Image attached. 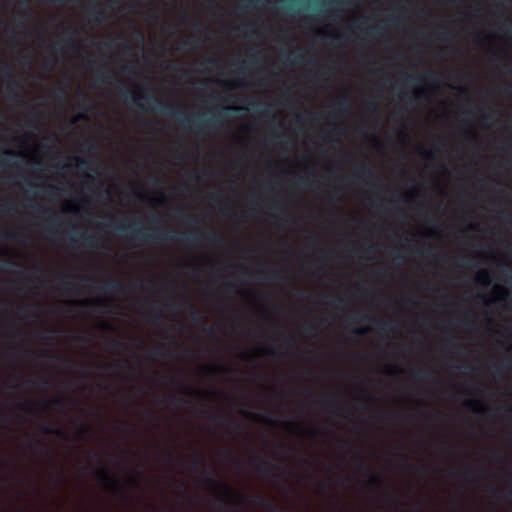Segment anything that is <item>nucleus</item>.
<instances>
[{
  "mask_svg": "<svg viewBox=\"0 0 512 512\" xmlns=\"http://www.w3.org/2000/svg\"><path fill=\"white\" fill-rule=\"evenodd\" d=\"M116 232L118 235L128 238L133 242L159 243L178 240L184 244L194 245L198 240H203L215 247H221L224 245L223 237L210 229H205L197 234L180 236L175 231L165 227H157L144 231L143 229L132 227L121 222L117 224Z\"/></svg>",
  "mask_w": 512,
  "mask_h": 512,
  "instance_id": "f257e3e1",
  "label": "nucleus"
},
{
  "mask_svg": "<svg viewBox=\"0 0 512 512\" xmlns=\"http://www.w3.org/2000/svg\"><path fill=\"white\" fill-rule=\"evenodd\" d=\"M122 95L125 101H128V98H130L132 103L144 111H147V109L140 103V100L143 99L152 103L154 112L175 117L176 120L180 123L181 127L186 130H190L192 126H194L197 132H202L206 128L210 131H213L221 127L223 124V112L213 114L210 118L201 120L198 116L188 117L180 112L179 109L182 108L183 105L179 102L159 100L154 98L149 93L138 95L129 91H125Z\"/></svg>",
  "mask_w": 512,
  "mask_h": 512,
  "instance_id": "f03ea898",
  "label": "nucleus"
},
{
  "mask_svg": "<svg viewBox=\"0 0 512 512\" xmlns=\"http://www.w3.org/2000/svg\"><path fill=\"white\" fill-rule=\"evenodd\" d=\"M0 73L6 79L5 81V96L9 101L17 104L23 103V97L19 92L20 85L15 79L12 69L4 62H0Z\"/></svg>",
  "mask_w": 512,
  "mask_h": 512,
  "instance_id": "7ed1b4c3",
  "label": "nucleus"
},
{
  "mask_svg": "<svg viewBox=\"0 0 512 512\" xmlns=\"http://www.w3.org/2000/svg\"><path fill=\"white\" fill-rule=\"evenodd\" d=\"M257 473L264 477L280 478L274 473V470H281L284 473H290V470L279 463L270 461L268 458H262L261 462L256 465Z\"/></svg>",
  "mask_w": 512,
  "mask_h": 512,
  "instance_id": "20e7f679",
  "label": "nucleus"
},
{
  "mask_svg": "<svg viewBox=\"0 0 512 512\" xmlns=\"http://www.w3.org/2000/svg\"><path fill=\"white\" fill-rule=\"evenodd\" d=\"M21 409L27 411H33L35 409H47V408H64L65 403L62 399L44 400L39 403H35L31 400H26L20 405Z\"/></svg>",
  "mask_w": 512,
  "mask_h": 512,
  "instance_id": "39448f33",
  "label": "nucleus"
},
{
  "mask_svg": "<svg viewBox=\"0 0 512 512\" xmlns=\"http://www.w3.org/2000/svg\"><path fill=\"white\" fill-rule=\"evenodd\" d=\"M195 415L199 417H207L211 419L213 422L217 424H230L233 429H239L238 424L225 416L222 415H212L208 409H204L198 406H193Z\"/></svg>",
  "mask_w": 512,
  "mask_h": 512,
  "instance_id": "423d86ee",
  "label": "nucleus"
},
{
  "mask_svg": "<svg viewBox=\"0 0 512 512\" xmlns=\"http://www.w3.org/2000/svg\"><path fill=\"white\" fill-rule=\"evenodd\" d=\"M97 473L101 476V481L105 484L117 486L121 482V480L106 467L97 469Z\"/></svg>",
  "mask_w": 512,
  "mask_h": 512,
  "instance_id": "0eeeda50",
  "label": "nucleus"
},
{
  "mask_svg": "<svg viewBox=\"0 0 512 512\" xmlns=\"http://www.w3.org/2000/svg\"><path fill=\"white\" fill-rule=\"evenodd\" d=\"M45 211L47 212V215L45 217L46 224L44 225V227L49 233L54 234L56 228L60 226L59 218L55 213L52 212L51 209L47 208L45 209Z\"/></svg>",
  "mask_w": 512,
  "mask_h": 512,
  "instance_id": "6e6552de",
  "label": "nucleus"
},
{
  "mask_svg": "<svg viewBox=\"0 0 512 512\" xmlns=\"http://www.w3.org/2000/svg\"><path fill=\"white\" fill-rule=\"evenodd\" d=\"M87 12L90 16V21L93 23H101L105 19V12L99 3L89 7Z\"/></svg>",
  "mask_w": 512,
  "mask_h": 512,
  "instance_id": "1a4fd4ad",
  "label": "nucleus"
},
{
  "mask_svg": "<svg viewBox=\"0 0 512 512\" xmlns=\"http://www.w3.org/2000/svg\"><path fill=\"white\" fill-rule=\"evenodd\" d=\"M82 245L89 248H99L101 247L102 241L98 235L84 232L81 236Z\"/></svg>",
  "mask_w": 512,
  "mask_h": 512,
  "instance_id": "9d476101",
  "label": "nucleus"
},
{
  "mask_svg": "<svg viewBox=\"0 0 512 512\" xmlns=\"http://www.w3.org/2000/svg\"><path fill=\"white\" fill-rule=\"evenodd\" d=\"M98 290L101 292H105V293H109V292L124 293V285L117 280L108 279L103 286L98 287Z\"/></svg>",
  "mask_w": 512,
  "mask_h": 512,
  "instance_id": "9b49d317",
  "label": "nucleus"
},
{
  "mask_svg": "<svg viewBox=\"0 0 512 512\" xmlns=\"http://www.w3.org/2000/svg\"><path fill=\"white\" fill-rule=\"evenodd\" d=\"M414 378L427 383H435L437 380L435 373L430 370H419L414 374Z\"/></svg>",
  "mask_w": 512,
  "mask_h": 512,
  "instance_id": "f8f14e48",
  "label": "nucleus"
},
{
  "mask_svg": "<svg viewBox=\"0 0 512 512\" xmlns=\"http://www.w3.org/2000/svg\"><path fill=\"white\" fill-rule=\"evenodd\" d=\"M41 430L44 434H47V435L54 434L59 438H62V439L66 438V433L62 429L57 428L49 423H42Z\"/></svg>",
  "mask_w": 512,
  "mask_h": 512,
  "instance_id": "ddd939ff",
  "label": "nucleus"
},
{
  "mask_svg": "<svg viewBox=\"0 0 512 512\" xmlns=\"http://www.w3.org/2000/svg\"><path fill=\"white\" fill-rule=\"evenodd\" d=\"M251 109L255 112H260L263 115L276 117L275 113H271V110L267 107L266 103L250 101Z\"/></svg>",
  "mask_w": 512,
  "mask_h": 512,
  "instance_id": "4468645a",
  "label": "nucleus"
},
{
  "mask_svg": "<svg viewBox=\"0 0 512 512\" xmlns=\"http://www.w3.org/2000/svg\"><path fill=\"white\" fill-rule=\"evenodd\" d=\"M336 111L342 115H348L351 112L350 99L348 97L343 98L336 105Z\"/></svg>",
  "mask_w": 512,
  "mask_h": 512,
  "instance_id": "2eb2a0df",
  "label": "nucleus"
},
{
  "mask_svg": "<svg viewBox=\"0 0 512 512\" xmlns=\"http://www.w3.org/2000/svg\"><path fill=\"white\" fill-rule=\"evenodd\" d=\"M148 321L150 323H156V324L162 323L164 321V314L158 306L153 305V312L148 317Z\"/></svg>",
  "mask_w": 512,
  "mask_h": 512,
  "instance_id": "dca6fc26",
  "label": "nucleus"
},
{
  "mask_svg": "<svg viewBox=\"0 0 512 512\" xmlns=\"http://www.w3.org/2000/svg\"><path fill=\"white\" fill-rule=\"evenodd\" d=\"M476 281L483 285H489L491 283L490 272L487 269H481L478 271Z\"/></svg>",
  "mask_w": 512,
  "mask_h": 512,
  "instance_id": "f3484780",
  "label": "nucleus"
},
{
  "mask_svg": "<svg viewBox=\"0 0 512 512\" xmlns=\"http://www.w3.org/2000/svg\"><path fill=\"white\" fill-rule=\"evenodd\" d=\"M361 173H365L367 174L370 178H376V175L375 173L372 171V169L366 165V164H361L358 169L355 171L353 177L354 178H360V174Z\"/></svg>",
  "mask_w": 512,
  "mask_h": 512,
  "instance_id": "a211bd4d",
  "label": "nucleus"
},
{
  "mask_svg": "<svg viewBox=\"0 0 512 512\" xmlns=\"http://www.w3.org/2000/svg\"><path fill=\"white\" fill-rule=\"evenodd\" d=\"M57 283H58V286L59 288L65 292V293H68L70 292L72 289L76 288V284L73 283V282H70V281H66L64 280L63 277H59L57 279Z\"/></svg>",
  "mask_w": 512,
  "mask_h": 512,
  "instance_id": "6ab92c4d",
  "label": "nucleus"
},
{
  "mask_svg": "<svg viewBox=\"0 0 512 512\" xmlns=\"http://www.w3.org/2000/svg\"><path fill=\"white\" fill-rule=\"evenodd\" d=\"M186 305L190 308V315L195 323L199 322L200 320H204V317L202 316L201 312L196 308L194 304L187 301Z\"/></svg>",
  "mask_w": 512,
  "mask_h": 512,
  "instance_id": "aec40b11",
  "label": "nucleus"
},
{
  "mask_svg": "<svg viewBox=\"0 0 512 512\" xmlns=\"http://www.w3.org/2000/svg\"><path fill=\"white\" fill-rule=\"evenodd\" d=\"M77 163L81 170H91L94 168V162L87 158H77Z\"/></svg>",
  "mask_w": 512,
  "mask_h": 512,
  "instance_id": "412c9836",
  "label": "nucleus"
},
{
  "mask_svg": "<svg viewBox=\"0 0 512 512\" xmlns=\"http://www.w3.org/2000/svg\"><path fill=\"white\" fill-rule=\"evenodd\" d=\"M322 404L326 408H330L339 403L338 399L329 395H323L321 398Z\"/></svg>",
  "mask_w": 512,
  "mask_h": 512,
  "instance_id": "4be33fe9",
  "label": "nucleus"
},
{
  "mask_svg": "<svg viewBox=\"0 0 512 512\" xmlns=\"http://www.w3.org/2000/svg\"><path fill=\"white\" fill-rule=\"evenodd\" d=\"M261 352H263L265 354L277 356V357H280L283 355L280 346H278L276 344H273L269 349H261Z\"/></svg>",
  "mask_w": 512,
  "mask_h": 512,
  "instance_id": "5701e85b",
  "label": "nucleus"
},
{
  "mask_svg": "<svg viewBox=\"0 0 512 512\" xmlns=\"http://www.w3.org/2000/svg\"><path fill=\"white\" fill-rule=\"evenodd\" d=\"M70 35L69 37L62 38L61 40L66 43L68 47L75 48L74 44V38L78 35V30L76 29H70Z\"/></svg>",
  "mask_w": 512,
  "mask_h": 512,
  "instance_id": "b1692460",
  "label": "nucleus"
},
{
  "mask_svg": "<svg viewBox=\"0 0 512 512\" xmlns=\"http://www.w3.org/2000/svg\"><path fill=\"white\" fill-rule=\"evenodd\" d=\"M465 472L467 474L466 480L468 482H474L478 477V472L471 465H466Z\"/></svg>",
  "mask_w": 512,
  "mask_h": 512,
  "instance_id": "393cba45",
  "label": "nucleus"
},
{
  "mask_svg": "<svg viewBox=\"0 0 512 512\" xmlns=\"http://www.w3.org/2000/svg\"><path fill=\"white\" fill-rule=\"evenodd\" d=\"M370 320H372L375 323V325L382 330H387V331L394 330V326L390 323L378 320L376 318H370Z\"/></svg>",
  "mask_w": 512,
  "mask_h": 512,
  "instance_id": "a878e982",
  "label": "nucleus"
},
{
  "mask_svg": "<svg viewBox=\"0 0 512 512\" xmlns=\"http://www.w3.org/2000/svg\"><path fill=\"white\" fill-rule=\"evenodd\" d=\"M262 271L264 272H272V276L269 278L271 282H280L283 280L281 274L278 271L273 270L270 267H262Z\"/></svg>",
  "mask_w": 512,
  "mask_h": 512,
  "instance_id": "bb28decb",
  "label": "nucleus"
},
{
  "mask_svg": "<svg viewBox=\"0 0 512 512\" xmlns=\"http://www.w3.org/2000/svg\"><path fill=\"white\" fill-rule=\"evenodd\" d=\"M167 399H172L176 407H182L183 405L189 404L192 406L190 402L182 397H177L175 395H167L165 396Z\"/></svg>",
  "mask_w": 512,
  "mask_h": 512,
  "instance_id": "cd10ccee",
  "label": "nucleus"
},
{
  "mask_svg": "<svg viewBox=\"0 0 512 512\" xmlns=\"http://www.w3.org/2000/svg\"><path fill=\"white\" fill-rule=\"evenodd\" d=\"M149 356L154 358L163 359L167 356L166 352L164 351L163 347L161 348H155L151 349L149 351Z\"/></svg>",
  "mask_w": 512,
  "mask_h": 512,
  "instance_id": "c85d7f7f",
  "label": "nucleus"
},
{
  "mask_svg": "<svg viewBox=\"0 0 512 512\" xmlns=\"http://www.w3.org/2000/svg\"><path fill=\"white\" fill-rule=\"evenodd\" d=\"M79 304L85 305V306L86 305H94L97 308H102V307L106 306V303L101 299L84 300V301L79 302Z\"/></svg>",
  "mask_w": 512,
  "mask_h": 512,
  "instance_id": "c756f323",
  "label": "nucleus"
},
{
  "mask_svg": "<svg viewBox=\"0 0 512 512\" xmlns=\"http://www.w3.org/2000/svg\"><path fill=\"white\" fill-rule=\"evenodd\" d=\"M2 239L18 240L19 239V235L17 233H14V232H11V231H8V230H1L0 229V240H2Z\"/></svg>",
  "mask_w": 512,
  "mask_h": 512,
  "instance_id": "7c9ffc66",
  "label": "nucleus"
},
{
  "mask_svg": "<svg viewBox=\"0 0 512 512\" xmlns=\"http://www.w3.org/2000/svg\"><path fill=\"white\" fill-rule=\"evenodd\" d=\"M29 439L31 440L32 445H33L34 447L39 448V450L41 451V453H43V454H45V455H48V454H49L48 448H47L46 446H44V445H40V444H39V442H38V440H36L34 436L29 435Z\"/></svg>",
  "mask_w": 512,
  "mask_h": 512,
  "instance_id": "2f4dec72",
  "label": "nucleus"
},
{
  "mask_svg": "<svg viewBox=\"0 0 512 512\" xmlns=\"http://www.w3.org/2000/svg\"><path fill=\"white\" fill-rule=\"evenodd\" d=\"M358 471L361 474H370L371 468L364 461L359 460L357 465Z\"/></svg>",
  "mask_w": 512,
  "mask_h": 512,
  "instance_id": "473e14b6",
  "label": "nucleus"
},
{
  "mask_svg": "<svg viewBox=\"0 0 512 512\" xmlns=\"http://www.w3.org/2000/svg\"><path fill=\"white\" fill-rule=\"evenodd\" d=\"M138 69V66L136 63H131L128 65H125L121 68V71L125 74L131 75Z\"/></svg>",
  "mask_w": 512,
  "mask_h": 512,
  "instance_id": "72a5a7b5",
  "label": "nucleus"
},
{
  "mask_svg": "<svg viewBox=\"0 0 512 512\" xmlns=\"http://www.w3.org/2000/svg\"><path fill=\"white\" fill-rule=\"evenodd\" d=\"M368 484L371 488H380L382 485V480L379 477L370 476Z\"/></svg>",
  "mask_w": 512,
  "mask_h": 512,
  "instance_id": "f704fd0d",
  "label": "nucleus"
},
{
  "mask_svg": "<svg viewBox=\"0 0 512 512\" xmlns=\"http://www.w3.org/2000/svg\"><path fill=\"white\" fill-rule=\"evenodd\" d=\"M96 77L97 79L99 80V82H106V83H111L112 82V79L114 77V73H112L110 71L109 75L105 76V77H102L101 76V73H100V70L97 71L96 73Z\"/></svg>",
  "mask_w": 512,
  "mask_h": 512,
  "instance_id": "c9c22d12",
  "label": "nucleus"
},
{
  "mask_svg": "<svg viewBox=\"0 0 512 512\" xmlns=\"http://www.w3.org/2000/svg\"><path fill=\"white\" fill-rule=\"evenodd\" d=\"M424 75H425V77L429 78L433 82H439V80H440L439 74L434 70H428L427 72H425Z\"/></svg>",
  "mask_w": 512,
  "mask_h": 512,
  "instance_id": "e433bc0d",
  "label": "nucleus"
},
{
  "mask_svg": "<svg viewBox=\"0 0 512 512\" xmlns=\"http://www.w3.org/2000/svg\"><path fill=\"white\" fill-rule=\"evenodd\" d=\"M29 310H30V306H28V305H23V306H21V307L18 309L17 313H18V315H19L20 317H22V318H28V317L30 316V315H29V313H28V312H29Z\"/></svg>",
  "mask_w": 512,
  "mask_h": 512,
  "instance_id": "4c0bfd02",
  "label": "nucleus"
},
{
  "mask_svg": "<svg viewBox=\"0 0 512 512\" xmlns=\"http://www.w3.org/2000/svg\"><path fill=\"white\" fill-rule=\"evenodd\" d=\"M111 346L117 350H124L126 349V345L124 342L114 339L110 342Z\"/></svg>",
  "mask_w": 512,
  "mask_h": 512,
  "instance_id": "58836bf2",
  "label": "nucleus"
},
{
  "mask_svg": "<svg viewBox=\"0 0 512 512\" xmlns=\"http://www.w3.org/2000/svg\"><path fill=\"white\" fill-rule=\"evenodd\" d=\"M425 96H426V89L424 87H420V88H418L416 95L409 98V102L412 103L416 97L423 98Z\"/></svg>",
  "mask_w": 512,
  "mask_h": 512,
  "instance_id": "ea45409f",
  "label": "nucleus"
},
{
  "mask_svg": "<svg viewBox=\"0 0 512 512\" xmlns=\"http://www.w3.org/2000/svg\"><path fill=\"white\" fill-rule=\"evenodd\" d=\"M450 347L459 352H467V349L460 342H452L450 343Z\"/></svg>",
  "mask_w": 512,
  "mask_h": 512,
  "instance_id": "a19ab883",
  "label": "nucleus"
},
{
  "mask_svg": "<svg viewBox=\"0 0 512 512\" xmlns=\"http://www.w3.org/2000/svg\"><path fill=\"white\" fill-rule=\"evenodd\" d=\"M200 462H204V458H203V456H202L200 453H198V454H197V461H195V462H193V463H192L191 468H192L194 471H199Z\"/></svg>",
  "mask_w": 512,
  "mask_h": 512,
  "instance_id": "79ce46f5",
  "label": "nucleus"
},
{
  "mask_svg": "<svg viewBox=\"0 0 512 512\" xmlns=\"http://www.w3.org/2000/svg\"><path fill=\"white\" fill-rule=\"evenodd\" d=\"M127 484H129V486H131L133 488H139L140 487L139 481L135 477H133V476L130 477V479L127 482Z\"/></svg>",
  "mask_w": 512,
  "mask_h": 512,
  "instance_id": "37998d69",
  "label": "nucleus"
},
{
  "mask_svg": "<svg viewBox=\"0 0 512 512\" xmlns=\"http://www.w3.org/2000/svg\"><path fill=\"white\" fill-rule=\"evenodd\" d=\"M290 60L292 63H302L303 55H302V53H298V54L294 55Z\"/></svg>",
  "mask_w": 512,
  "mask_h": 512,
  "instance_id": "c03bdc74",
  "label": "nucleus"
},
{
  "mask_svg": "<svg viewBox=\"0 0 512 512\" xmlns=\"http://www.w3.org/2000/svg\"><path fill=\"white\" fill-rule=\"evenodd\" d=\"M438 35L440 36L441 39H447V38H450L452 34L450 31L441 30L438 32Z\"/></svg>",
  "mask_w": 512,
  "mask_h": 512,
  "instance_id": "a18cd8bd",
  "label": "nucleus"
},
{
  "mask_svg": "<svg viewBox=\"0 0 512 512\" xmlns=\"http://www.w3.org/2000/svg\"><path fill=\"white\" fill-rule=\"evenodd\" d=\"M228 85L230 86V88L236 89L241 88L243 86V83L239 80H234L231 81Z\"/></svg>",
  "mask_w": 512,
  "mask_h": 512,
  "instance_id": "49530a36",
  "label": "nucleus"
},
{
  "mask_svg": "<svg viewBox=\"0 0 512 512\" xmlns=\"http://www.w3.org/2000/svg\"><path fill=\"white\" fill-rule=\"evenodd\" d=\"M243 2L247 8H255L259 4V2L253 0H243Z\"/></svg>",
  "mask_w": 512,
  "mask_h": 512,
  "instance_id": "de8ad7c7",
  "label": "nucleus"
},
{
  "mask_svg": "<svg viewBox=\"0 0 512 512\" xmlns=\"http://www.w3.org/2000/svg\"><path fill=\"white\" fill-rule=\"evenodd\" d=\"M407 82L409 85L414 86L418 82V78L412 75H408Z\"/></svg>",
  "mask_w": 512,
  "mask_h": 512,
  "instance_id": "09e8293b",
  "label": "nucleus"
},
{
  "mask_svg": "<svg viewBox=\"0 0 512 512\" xmlns=\"http://www.w3.org/2000/svg\"><path fill=\"white\" fill-rule=\"evenodd\" d=\"M222 198V195L220 193H212L210 195V199L212 202H218Z\"/></svg>",
  "mask_w": 512,
  "mask_h": 512,
  "instance_id": "8fccbe9b",
  "label": "nucleus"
},
{
  "mask_svg": "<svg viewBox=\"0 0 512 512\" xmlns=\"http://www.w3.org/2000/svg\"><path fill=\"white\" fill-rule=\"evenodd\" d=\"M303 332L307 335H313L314 334V329L309 326V325H306L303 327Z\"/></svg>",
  "mask_w": 512,
  "mask_h": 512,
  "instance_id": "3c124183",
  "label": "nucleus"
},
{
  "mask_svg": "<svg viewBox=\"0 0 512 512\" xmlns=\"http://www.w3.org/2000/svg\"><path fill=\"white\" fill-rule=\"evenodd\" d=\"M14 209H15V205H10L8 207L1 208V211L4 212V213L10 214V213H12L14 211Z\"/></svg>",
  "mask_w": 512,
  "mask_h": 512,
  "instance_id": "603ef678",
  "label": "nucleus"
},
{
  "mask_svg": "<svg viewBox=\"0 0 512 512\" xmlns=\"http://www.w3.org/2000/svg\"><path fill=\"white\" fill-rule=\"evenodd\" d=\"M370 331H371V329L369 327H366V328L356 329L355 333L358 335H362V334L368 333Z\"/></svg>",
  "mask_w": 512,
  "mask_h": 512,
  "instance_id": "864d4df0",
  "label": "nucleus"
},
{
  "mask_svg": "<svg viewBox=\"0 0 512 512\" xmlns=\"http://www.w3.org/2000/svg\"><path fill=\"white\" fill-rule=\"evenodd\" d=\"M16 26L19 28V29H25L27 27V22L26 21H22V20H18L16 22Z\"/></svg>",
  "mask_w": 512,
  "mask_h": 512,
  "instance_id": "5fc2aeb1",
  "label": "nucleus"
},
{
  "mask_svg": "<svg viewBox=\"0 0 512 512\" xmlns=\"http://www.w3.org/2000/svg\"><path fill=\"white\" fill-rule=\"evenodd\" d=\"M205 330L207 331L210 337H216V334L211 326H206Z\"/></svg>",
  "mask_w": 512,
  "mask_h": 512,
  "instance_id": "6e6d98bb",
  "label": "nucleus"
},
{
  "mask_svg": "<svg viewBox=\"0 0 512 512\" xmlns=\"http://www.w3.org/2000/svg\"><path fill=\"white\" fill-rule=\"evenodd\" d=\"M349 0H331L330 4L332 5H339V4H347Z\"/></svg>",
  "mask_w": 512,
  "mask_h": 512,
  "instance_id": "4d7b16f0",
  "label": "nucleus"
},
{
  "mask_svg": "<svg viewBox=\"0 0 512 512\" xmlns=\"http://www.w3.org/2000/svg\"><path fill=\"white\" fill-rule=\"evenodd\" d=\"M36 335L39 339L43 341H47L49 339V337L44 332H38Z\"/></svg>",
  "mask_w": 512,
  "mask_h": 512,
  "instance_id": "13d9d810",
  "label": "nucleus"
},
{
  "mask_svg": "<svg viewBox=\"0 0 512 512\" xmlns=\"http://www.w3.org/2000/svg\"><path fill=\"white\" fill-rule=\"evenodd\" d=\"M13 265L14 264H12V263L1 262L2 269L5 270V271L10 270L11 266H13Z\"/></svg>",
  "mask_w": 512,
  "mask_h": 512,
  "instance_id": "bf43d9fd",
  "label": "nucleus"
},
{
  "mask_svg": "<svg viewBox=\"0 0 512 512\" xmlns=\"http://www.w3.org/2000/svg\"><path fill=\"white\" fill-rule=\"evenodd\" d=\"M210 369H211L212 371H214V372H217V373H220V372H223V371H224V367H223V366H219V365H217V366H212Z\"/></svg>",
  "mask_w": 512,
  "mask_h": 512,
  "instance_id": "052dcab7",
  "label": "nucleus"
},
{
  "mask_svg": "<svg viewBox=\"0 0 512 512\" xmlns=\"http://www.w3.org/2000/svg\"><path fill=\"white\" fill-rule=\"evenodd\" d=\"M56 96H57L59 99H61V100H62V99H64V98H65L66 93H65V91H63V90H58V91H56Z\"/></svg>",
  "mask_w": 512,
  "mask_h": 512,
  "instance_id": "680f3d73",
  "label": "nucleus"
},
{
  "mask_svg": "<svg viewBox=\"0 0 512 512\" xmlns=\"http://www.w3.org/2000/svg\"><path fill=\"white\" fill-rule=\"evenodd\" d=\"M217 508L220 512H228L227 508L222 503H216Z\"/></svg>",
  "mask_w": 512,
  "mask_h": 512,
  "instance_id": "e2e57ef3",
  "label": "nucleus"
},
{
  "mask_svg": "<svg viewBox=\"0 0 512 512\" xmlns=\"http://www.w3.org/2000/svg\"><path fill=\"white\" fill-rule=\"evenodd\" d=\"M419 152L424 154L426 157L431 158L433 156L432 153L425 151L422 147L419 148Z\"/></svg>",
  "mask_w": 512,
  "mask_h": 512,
  "instance_id": "0e129e2a",
  "label": "nucleus"
},
{
  "mask_svg": "<svg viewBox=\"0 0 512 512\" xmlns=\"http://www.w3.org/2000/svg\"><path fill=\"white\" fill-rule=\"evenodd\" d=\"M331 301L337 305H340L343 303V299L340 297L332 298Z\"/></svg>",
  "mask_w": 512,
  "mask_h": 512,
  "instance_id": "69168bd1",
  "label": "nucleus"
},
{
  "mask_svg": "<svg viewBox=\"0 0 512 512\" xmlns=\"http://www.w3.org/2000/svg\"><path fill=\"white\" fill-rule=\"evenodd\" d=\"M460 266H469V259L464 258L459 263Z\"/></svg>",
  "mask_w": 512,
  "mask_h": 512,
  "instance_id": "338daca9",
  "label": "nucleus"
},
{
  "mask_svg": "<svg viewBox=\"0 0 512 512\" xmlns=\"http://www.w3.org/2000/svg\"><path fill=\"white\" fill-rule=\"evenodd\" d=\"M394 259L396 261H399V262H403L404 261V257L401 254H399V253L395 254Z\"/></svg>",
  "mask_w": 512,
  "mask_h": 512,
  "instance_id": "774afa93",
  "label": "nucleus"
}]
</instances>
